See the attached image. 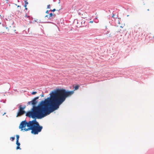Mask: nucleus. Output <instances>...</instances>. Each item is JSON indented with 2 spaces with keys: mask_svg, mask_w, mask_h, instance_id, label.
Returning <instances> with one entry per match:
<instances>
[{
  "mask_svg": "<svg viewBox=\"0 0 154 154\" xmlns=\"http://www.w3.org/2000/svg\"><path fill=\"white\" fill-rule=\"evenodd\" d=\"M71 94V92L65 90H56L50 94V97L41 101L37 106H35L37 103L36 100L39 98L37 97L28 102V104L33 105V107L31 111L26 113V116L33 119L43 118L58 109L59 106L65 101L66 98Z\"/></svg>",
  "mask_w": 154,
  "mask_h": 154,
  "instance_id": "obj_1",
  "label": "nucleus"
},
{
  "mask_svg": "<svg viewBox=\"0 0 154 154\" xmlns=\"http://www.w3.org/2000/svg\"><path fill=\"white\" fill-rule=\"evenodd\" d=\"M21 130L24 129L25 131L31 130V133L34 134H37L40 132L43 128L39 125L35 119L27 122L25 120L22 121L19 126Z\"/></svg>",
  "mask_w": 154,
  "mask_h": 154,
  "instance_id": "obj_2",
  "label": "nucleus"
},
{
  "mask_svg": "<svg viewBox=\"0 0 154 154\" xmlns=\"http://www.w3.org/2000/svg\"><path fill=\"white\" fill-rule=\"evenodd\" d=\"M6 31H5V32H7V34L11 35H13L14 33V32L16 31L15 28L13 25H12L11 26H7L6 28Z\"/></svg>",
  "mask_w": 154,
  "mask_h": 154,
  "instance_id": "obj_3",
  "label": "nucleus"
},
{
  "mask_svg": "<svg viewBox=\"0 0 154 154\" xmlns=\"http://www.w3.org/2000/svg\"><path fill=\"white\" fill-rule=\"evenodd\" d=\"M25 108V106L22 107L21 105L19 107L18 112L17 113V117L21 116L26 113V112L24 110Z\"/></svg>",
  "mask_w": 154,
  "mask_h": 154,
  "instance_id": "obj_4",
  "label": "nucleus"
},
{
  "mask_svg": "<svg viewBox=\"0 0 154 154\" xmlns=\"http://www.w3.org/2000/svg\"><path fill=\"white\" fill-rule=\"evenodd\" d=\"M74 88H75V89H74V90L71 91H69L66 90L65 89H58L57 90H65L66 91H67L68 92H71V93L72 94H71L69 96H68V97H66V98L69 97H71L73 94L74 93V91L75 90H77V89H79V86H78V85L76 86H75V87Z\"/></svg>",
  "mask_w": 154,
  "mask_h": 154,
  "instance_id": "obj_5",
  "label": "nucleus"
},
{
  "mask_svg": "<svg viewBox=\"0 0 154 154\" xmlns=\"http://www.w3.org/2000/svg\"><path fill=\"white\" fill-rule=\"evenodd\" d=\"M0 33H3L5 32V27L1 24V22H0Z\"/></svg>",
  "mask_w": 154,
  "mask_h": 154,
  "instance_id": "obj_6",
  "label": "nucleus"
},
{
  "mask_svg": "<svg viewBox=\"0 0 154 154\" xmlns=\"http://www.w3.org/2000/svg\"><path fill=\"white\" fill-rule=\"evenodd\" d=\"M16 144L17 145V146L16 147V149H20L19 146L20 145V143L18 141H16Z\"/></svg>",
  "mask_w": 154,
  "mask_h": 154,
  "instance_id": "obj_7",
  "label": "nucleus"
},
{
  "mask_svg": "<svg viewBox=\"0 0 154 154\" xmlns=\"http://www.w3.org/2000/svg\"><path fill=\"white\" fill-rule=\"evenodd\" d=\"M25 5L24 6L26 7L27 6V5L28 4V3L27 1V0H25L24 1Z\"/></svg>",
  "mask_w": 154,
  "mask_h": 154,
  "instance_id": "obj_8",
  "label": "nucleus"
},
{
  "mask_svg": "<svg viewBox=\"0 0 154 154\" xmlns=\"http://www.w3.org/2000/svg\"><path fill=\"white\" fill-rule=\"evenodd\" d=\"M16 141H18L19 136L18 135H16Z\"/></svg>",
  "mask_w": 154,
  "mask_h": 154,
  "instance_id": "obj_9",
  "label": "nucleus"
},
{
  "mask_svg": "<svg viewBox=\"0 0 154 154\" xmlns=\"http://www.w3.org/2000/svg\"><path fill=\"white\" fill-rule=\"evenodd\" d=\"M37 92H36L33 91L32 93V94L33 95H34L36 94Z\"/></svg>",
  "mask_w": 154,
  "mask_h": 154,
  "instance_id": "obj_10",
  "label": "nucleus"
},
{
  "mask_svg": "<svg viewBox=\"0 0 154 154\" xmlns=\"http://www.w3.org/2000/svg\"><path fill=\"white\" fill-rule=\"evenodd\" d=\"M10 138L12 139V141H13L15 139V137H11Z\"/></svg>",
  "mask_w": 154,
  "mask_h": 154,
  "instance_id": "obj_11",
  "label": "nucleus"
},
{
  "mask_svg": "<svg viewBox=\"0 0 154 154\" xmlns=\"http://www.w3.org/2000/svg\"><path fill=\"white\" fill-rule=\"evenodd\" d=\"M49 15L50 17H51L53 15V14L52 13H51L49 14Z\"/></svg>",
  "mask_w": 154,
  "mask_h": 154,
  "instance_id": "obj_12",
  "label": "nucleus"
},
{
  "mask_svg": "<svg viewBox=\"0 0 154 154\" xmlns=\"http://www.w3.org/2000/svg\"><path fill=\"white\" fill-rule=\"evenodd\" d=\"M115 14H112V17H113V18H115Z\"/></svg>",
  "mask_w": 154,
  "mask_h": 154,
  "instance_id": "obj_13",
  "label": "nucleus"
},
{
  "mask_svg": "<svg viewBox=\"0 0 154 154\" xmlns=\"http://www.w3.org/2000/svg\"><path fill=\"white\" fill-rule=\"evenodd\" d=\"M50 5H48L47 6V8L49 9L50 8Z\"/></svg>",
  "mask_w": 154,
  "mask_h": 154,
  "instance_id": "obj_14",
  "label": "nucleus"
},
{
  "mask_svg": "<svg viewBox=\"0 0 154 154\" xmlns=\"http://www.w3.org/2000/svg\"><path fill=\"white\" fill-rule=\"evenodd\" d=\"M56 10L55 9H54L53 10H51L50 11H53V12H54Z\"/></svg>",
  "mask_w": 154,
  "mask_h": 154,
  "instance_id": "obj_15",
  "label": "nucleus"
},
{
  "mask_svg": "<svg viewBox=\"0 0 154 154\" xmlns=\"http://www.w3.org/2000/svg\"><path fill=\"white\" fill-rule=\"evenodd\" d=\"M42 97H43L44 96L43 94H42L41 95H40Z\"/></svg>",
  "mask_w": 154,
  "mask_h": 154,
  "instance_id": "obj_16",
  "label": "nucleus"
},
{
  "mask_svg": "<svg viewBox=\"0 0 154 154\" xmlns=\"http://www.w3.org/2000/svg\"><path fill=\"white\" fill-rule=\"evenodd\" d=\"M25 17H29V16H27V15H26Z\"/></svg>",
  "mask_w": 154,
  "mask_h": 154,
  "instance_id": "obj_17",
  "label": "nucleus"
},
{
  "mask_svg": "<svg viewBox=\"0 0 154 154\" xmlns=\"http://www.w3.org/2000/svg\"><path fill=\"white\" fill-rule=\"evenodd\" d=\"M25 9L26 10H27V8L26 7H25Z\"/></svg>",
  "mask_w": 154,
  "mask_h": 154,
  "instance_id": "obj_18",
  "label": "nucleus"
},
{
  "mask_svg": "<svg viewBox=\"0 0 154 154\" xmlns=\"http://www.w3.org/2000/svg\"><path fill=\"white\" fill-rule=\"evenodd\" d=\"M48 11H46V13H48Z\"/></svg>",
  "mask_w": 154,
  "mask_h": 154,
  "instance_id": "obj_19",
  "label": "nucleus"
},
{
  "mask_svg": "<svg viewBox=\"0 0 154 154\" xmlns=\"http://www.w3.org/2000/svg\"><path fill=\"white\" fill-rule=\"evenodd\" d=\"M93 22V21H90V23H92Z\"/></svg>",
  "mask_w": 154,
  "mask_h": 154,
  "instance_id": "obj_20",
  "label": "nucleus"
},
{
  "mask_svg": "<svg viewBox=\"0 0 154 154\" xmlns=\"http://www.w3.org/2000/svg\"><path fill=\"white\" fill-rule=\"evenodd\" d=\"M20 7V6L19 5H18V6H17V7Z\"/></svg>",
  "mask_w": 154,
  "mask_h": 154,
  "instance_id": "obj_21",
  "label": "nucleus"
},
{
  "mask_svg": "<svg viewBox=\"0 0 154 154\" xmlns=\"http://www.w3.org/2000/svg\"><path fill=\"white\" fill-rule=\"evenodd\" d=\"M153 38H154V36H153Z\"/></svg>",
  "mask_w": 154,
  "mask_h": 154,
  "instance_id": "obj_22",
  "label": "nucleus"
}]
</instances>
